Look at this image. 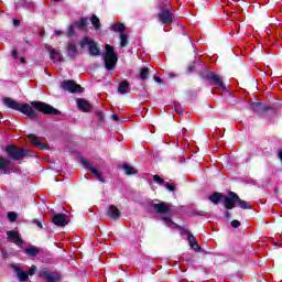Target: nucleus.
I'll list each match as a JSON object with an SVG mask.
<instances>
[{
	"instance_id": "42",
	"label": "nucleus",
	"mask_w": 282,
	"mask_h": 282,
	"mask_svg": "<svg viewBox=\"0 0 282 282\" xmlns=\"http://www.w3.org/2000/svg\"><path fill=\"white\" fill-rule=\"evenodd\" d=\"M112 120H115L116 122H118V115H112Z\"/></svg>"
},
{
	"instance_id": "26",
	"label": "nucleus",
	"mask_w": 282,
	"mask_h": 282,
	"mask_svg": "<svg viewBox=\"0 0 282 282\" xmlns=\"http://www.w3.org/2000/svg\"><path fill=\"white\" fill-rule=\"evenodd\" d=\"M118 93L121 95L129 94V82H121L118 87Z\"/></svg>"
},
{
	"instance_id": "3",
	"label": "nucleus",
	"mask_w": 282,
	"mask_h": 282,
	"mask_svg": "<svg viewBox=\"0 0 282 282\" xmlns=\"http://www.w3.org/2000/svg\"><path fill=\"white\" fill-rule=\"evenodd\" d=\"M7 154L11 160H23V158L30 155V150L28 149H19L17 145H8Z\"/></svg>"
},
{
	"instance_id": "11",
	"label": "nucleus",
	"mask_w": 282,
	"mask_h": 282,
	"mask_svg": "<svg viewBox=\"0 0 282 282\" xmlns=\"http://www.w3.org/2000/svg\"><path fill=\"white\" fill-rule=\"evenodd\" d=\"M237 199H239V195L234 192H230L228 196H224L225 208H227V210H232L235 204H237Z\"/></svg>"
},
{
	"instance_id": "49",
	"label": "nucleus",
	"mask_w": 282,
	"mask_h": 282,
	"mask_svg": "<svg viewBox=\"0 0 282 282\" xmlns=\"http://www.w3.org/2000/svg\"><path fill=\"white\" fill-rule=\"evenodd\" d=\"M53 1L58 2V1H61V0H53Z\"/></svg>"
},
{
	"instance_id": "6",
	"label": "nucleus",
	"mask_w": 282,
	"mask_h": 282,
	"mask_svg": "<svg viewBox=\"0 0 282 282\" xmlns=\"http://www.w3.org/2000/svg\"><path fill=\"white\" fill-rule=\"evenodd\" d=\"M62 89L64 91H69L70 94H82V91H85L80 85H77L74 80H64L61 84Z\"/></svg>"
},
{
	"instance_id": "21",
	"label": "nucleus",
	"mask_w": 282,
	"mask_h": 282,
	"mask_svg": "<svg viewBox=\"0 0 282 282\" xmlns=\"http://www.w3.org/2000/svg\"><path fill=\"white\" fill-rule=\"evenodd\" d=\"M250 107L252 111H256L257 113H261V111H268V106L263 102H251Z\"/></svg>"
},
{
	"instance_id": "39",
	"label": "nucleus",
	"mask_w": 282,
	"mask_h": 282,
	"mask_svg": "<svg viewBox=\"0 0 282 282\" xmlns=\"http://www.w3.org/2000/svg\"><path fill=\"white\" fill-rule=\"evenodd\" d=\"M67 35H68V36H74V26H73V25H70V26L68 28Z\"/></svg>"
},
{
	"instance_id": "40",
	"label": "nucleus",
	"mask_w": 282,
	"mask_h": 282,
	"mask_svg": "<svg viewBox=\"0 0 282 282\" xmlns=\"http://www.w3.org/2000/svg\"><path fill=\"white\" fill-rule=\"evenodd\" d=\"M12 57H13V58H18V53H17V51H12Z\"/></svg>"
},
{
	"instance_id": "28",
	"label": "nucleus",
	"mask_w": 282,
	"mask_h": 282,
	"mask_svg": "<svg viewBox=\"0 0 282 282\" xmlns=\"http://www.w3.org/2000/svg\"><path fill=\"white\" fill-rule=\"evenodd\" d=\"M224 199V195L219 193H214L212 196H209V202L213 204H219Z\"/></svg>"
},
{
	"instance_id": "12",
	"label": "nucleus",
	"mask_w": 282,
	"mask_h": 282,
	"mask_svg": "<svg viewBox=\"0 0 282 282\" xmlns=\"http://www.w3.org/2000/svg\"><path fill=\"white\" fill-rule=\"evenodd\" d=\"M173 12H171L170 9H163L160 13H159V20L161 21V23H163L164 25H171V23H173Z\"/></svg>"
},
{
	"instance_id": "4",
	"label": "nucleus",
	"mask_w": 282,
	"mask_h": 282,
	"mask_svg": "<svg viewBox=\"0 0 282 282\" xmlns=\"http://www.w3.org/2000/svg\"><path fill=\"white\" fill-rule=\"evenodd\" d=\"M32 107L36 109L37 111H41V113L52 115L56 116L58 115V110H56L54 107L43 102V101H32Z\"/></svg>"
},
{
	"instance_id": "41",
	"label": "nucleus",
	"mask_w": 282,
	"mask_h": 282,
	"mask_svg": "<svg viewBox=\"0 0 282 282\" xmlns=\"http://www.w3.org/2000/svg\"><path fill=\"white\" fill-rule=\"evenodd\" d=\"M55 34H56V36H61V34H63V31L56 30V31H55Z\"/></svg>"
},
{
	"instance_id": "1",
	"label": "nucleus",
	"mask_w": 282,
	"mask_h": 282,
	"mask_svg": "<svg viewBox=\"0 0 282 282\" xmlns=\"http://www.w3.org/2000/svg\"><path fill=\"white\" fill-rule=\"evenodd\" d=\"M3 105L8 107L9 109H14L15 111H20L21 113H24V116H28L29 118L37 119L39 115L36 111H34V108L30 106V104H21L17 102L14 99L10 97H6L2 99Z\"/></svg>"
},
{
	"instance_id": "30",
	"label": "nucleus",
	"mask_w": 282,
	"mask_h": 282,
	"mask_svg": "<svg viewBox=\"0 0 282 282\" xmlns=\"http://www.w3.org/2000/svg\"><path fill=\"white\" fill-rule=\"evenodd\" d=\"M236 204H238L240 206V208H243L245 210H248L251 208L250 204H248V202L246 200H241V198L236 199Z\"/></svg>"
},
{
	"instance_id": "33",
	"label": "nucleus",
	"mask_w": 282,
	"mask_h": 282,
	"mask_svg": "<svg viewBox=\"0 0 282 282\" xmlns=\"http://www.w3.org/2000/svg\"><path fill=\"white\" fill-rule=\"evenodd\" d=\"M147 78H149V68L143 67L141 68V72H140V79L147 80Z\"/></svg>"
},
{
	"instance_id": "25",
	"label": "nucleus",
	"mask_w": 282,
	"mask_h": 282,
	"mask_svg": "<svg viewBox=\"0 0 282 282\" xmlns=\"http://www.w3.org/2000/svg\"><path fill=\"white\" fill-rule=\"evenodd\" d=\"M108 216L110 217V219H119L120 210L116 206H110L108 208Z\"/></svg>"
},
{
	"instance_id": "36",
	"label": "nucleus",
	"mask_w": 282,
	"mask_h": 282,
	"mask_svg": "<svg viewBox=\"0 0 282 282\" xmlns=\"http://www.w3.org/2000/svg\"><path fill=\"white\" fill-rule=\"evenodd\" d=\"M8 219H9V221H17V213L9 212L8 213Z\"/></svg>"
},
{
	"instance_id": "45",
	"label": "nucleus",
	"mask_w": 282,
	"mask_h": 282,
	"mask_svg": "<svg viewBox=\"0 0 282 282\" xmlns=\"http://www.w3.org/2000/svg\"><path fill=\"white\" fill-rule=\"evenodd\" d=\"M35 224L39 226V228H43V225L40 221L35 220Z\"/></svg>"
},
{
	"instance_id": "9",
	"label": "nucleus",
	"mask_w": 282,
	"mask_h": 282,
	"mask_svg": "<svg viewBox=\"0 0 282 282\" xmlns=\"http://www.w3.org/2000/svg\"><path fill=\"white\" fill-rule=\"evenodd\" d=\"M86 45H88L89 54H91V56H100V51L98 50L96 42L89 37H84L80 42V47H85Z\"/></svg>"
},
{
	"instance_id": "7",
	"label": "nucleus",
	"mask_w": 282,
	"mask_h": 282,
	"mask_svg": "<svg viewBox=\"0 0 282 282\" xmlns=\"http://www.w3.org/2000/svg\"><path fill=\"white\" fill-rule=\"evenodd\" d=\"M203 78H205L206 80H209L212 85H215L216 87H220V89H226V85H224V80H221L219 75L213 72H208L207 74H204Z\"/></svg>"
},
{
	"instance_id": "16",
	"label": "nucleus",
	"mask_w": 282,
	"mask_h": 282,
	"mask_svg": "<svg viewBox=\"0 0 282 282\" xmlns=\"http://www.w3.org/2000/svg\"><path fill=\"white\" fill-rule=\"evenodd\" d=\"M153 180L156 184H159V186H164L171 193H175V186H173L169 182H165V180L161 178L160 175H153Z\"/></svg>"
},
{
	"instance_id": "15",
	"label": "nucleus",
	"mask_w": 282,
	"mask_h": 282,
	"mask_svg": "<svg viewBox=\"0 0 282 282\" xmlns=\"http://www.w3.org/2000/svg\"><path fill=\"white\" fill-rule=\"evenodd\" d=\"M152 208L159 215H164V213H170L171 212V205H169V203L153 204Z\"/></svg>"
},
{
	"instance_id": "10",
	"label": "nucleus",
	"mask_w": 282,
	"mask_h": 282,
	"mask_svg": "<svg viewBox=\"0 0 282 282\" xmlns=\"http://www.w3.org/2000/svg\"><path fill=\"white\" fill-rule=\"evenodd\" d=\"M82 164L83 166H85V169H87V171H89V173H93V175H95V177L101 182L102 184H105V177H102V174H100V171H98V169L91 166V162H89V160L87 159H83L82 160Z\"/></svg>"
},
{
	"instance_id": "20",
	"label": "nucleus",
	"mask_w": 282,
	"mask_h": 282,
	"mask_svg": "<svg viewBox=\"0 0 282 282\" xmlns=\"http://www.w3.org/2000/svg\"><path fill=\"white\" fill-rule=\"evenodd\" d=\"M29 142H31V144H33L34 147H36L37 149H42L45 150L47 149V145H45L44 143H42L39 140V137L34 135V134H30L29 135Z\"/></svg>"
},
{
	"instance_id": "47",
	"label": "nucleus",
	"mask_w": 282,
	"mask_h": 282,
	"mask_svg": "<svg viewBox=\"0 0 282 282\" xmlns=\"http://www.w3.org/2000/svg\"><path fill=\"white\" fill-rule=\"evenodd\" d=\"M189 72H193V67H189Z\"/></svg>"
},
{
	"instance_id": "23",
	"label": "nucleus",
	"mask_w": 282,
	"mask_h": 282,
	"mask_svg": "<svg viewBox=\"0 0 282 282\" xmlns=\"http://www.w3.org/2000/svg\"><path fill=\"white\" fill-rule=\"evenodd\" d=\"M77 107L82 111H91V104L85 99H77Z\"/></svg>"
},
{
	"instance_id": "35",
	"label": "nucleus",
	"mask_w": 282,
	"mask_h": 282,
	"mask_svg": "<svg viewBox=\"0 0 282 282\" xmlns=\"http://www.w3.org/2000/svg\"><path fill=\"white\" fill-rule=\"evenodd\" d=\"M173 110H174L176 113H178V115L184 113V109L182 108V105H180V104H174V105H173Z\"/></svg>"
},
{
	"instance_id": "22",
	"label": "nucleus",
	"mask_w": 282,
	"mask_h": 282,
	"mask_svg": "<svg viewBox=\"0 0 282 282\" xmlns=\"http://www.w3.org/2000/svg\"><path fill=\"white\" fill-rule=\"evenodd\" d=\"M67 56L68 58H76V56H78V50L76 48V44H67Z\"/></svg>"
},
{
	"instance_id": "19",
	"label": "nucleus",
	"mask_w": 282,
	"mask_h": 282,
	"mask_svg": "<svg viewBox=\"0 0 282 282\" xmlns=\"http://www.w3.org/2000/svg\"><path fill=\"white\" fill-rule=\"evenodd\" d=\"M48 52L53 63H61V61H63V55H61V52L56 51V48L48 47Z\"/></svg>"
},
{
	"instance_id": "34",
	"label": "nucleus",
	"mask_w": 282,
	"mask_h": 282,
	"mask_svg": "<svg viewBox=\"0 0 282 282\" xmlns=\"http://www.w3.org/2000/svg\"><path fill=\"white\" fill-rule=\"evenodd\" d=\"M113 32H124V24L123 23H117L112 25Z\"/></svg>"
},
{
	"instance_id": "37",
	"label": "nucleus",
	"mask_w": 282,
	"mask_h": 282,
	"mask_svg": "<svg viewBox=\"0 0 282 282\" xmlns=\"http://www.w3.org/2000/svg\"><path fill=\"white\" fill-rule=\"evenodd\" d=\"M162 220L166 224V226H175V223H173L171 217H163Z\"/></svg>"
},
{
	"instance_id": "24",
	"label": "nucleus",
	"mask_w": 282,
	"mask_h": 282,
	"mask_svg": "<svg viewBox=\"0 0 282 282\" xmlns=\"http://www.w3.org/2000/svg\"><path fill=\"white\" fill-rule=\"evenodd\" d=\"M41 252V249L35 246H30L24 249V254H28V257H37V254Z\"/></svg>"
},
{
	"instance_id": "38",
	"label": "nucleus",
	"mask_w": 282,
	"mask_h": 282,
	"mask_svg": "<svg viewBox=\"0 0 282 282\" xmlns=\"http://www.w3.org/2000/svg\"><path fill=\"white\" fill-rule=\"evenodd\" d=\"M239 226H241V223L239 220H232L231 221V227L232 228H239Z\"/></svg>"
},
{
	"instance_id": "50",
	"label": "nucleus",
	"mask_w": 282,
	"mask_h": 282,
	"mask_svg": "<svg viewBox=\"0 0 282 282\" xmlns=\"http://www.w3.org/2000/svg\"><path fill=\"white\" fill-rule=\"evenodd\" d=\"M3 259H6V253H3Z\"/></svg>"
},
{
	"instance_id": "48",
	"label": "nucleus",
	"mask_w": 282,
	"mask_h": 282,
	"mask_svg": "<svg viewBox=\"0 0 282 282\" xmlns=\"http://www.w3.org/2000/svg\"><path fill=\"white\" fill-rule=\"evenodd\" d=\"M21 63H25V61H24V59H21Z\"/></svg>"
},
{
	"instance_id": "46",
	"label": "nucleus",
	"mask_w": 282,
	"mask_h": 282,
	"mask_svg": "<svg viewBox=\"0 0 282 282\" xmlns=\"http://www.w3.org/2000/svg\"><path fill=\"white\" fill-rule=\"evenodd\" d=\"M19 23H20V21H19V20H17V19H15V20H13V24H14V25H19Z\"/></svg>"
},
{
	"instance_id": "44",
	"label": "nucleus",
	"mask_w": 282,
	"mask_h": 282,
	"mask_svg": "<svg viewBox=\"0 0 282 282\" xmlns=\"http://www.w3.org/2000/svg\"><path fill=\"white\" fill-rule=\"evenodd\" d=\"M154 80H155L156 83H162V79H161L160 77H154Z\"/></svg>"
},
{
	"instance_id": "18",
	"label": "nucleus",
	"mask_w": 282,
	"mask_h": 282,
	"mask_svg": "<svg viewBox=\"0 0 282 282\" xmlns=\"http://www.w3.org/2000/svg\"><path fill=\"white\" fill-rule=\"evenodd\" d=\"M185 234L187 235V241L192 250H195L196 252L198 250H202V247H199V245L197 243V239L195 238V236H193L189 231H185Z\"/></svg>"
},
{
	"instance_id": "8",
	"label": "nucleus",
	"mask_w": 282,
	"mask_h": 282,
	"mask_svg": "<svg viewBox=\"0 0 282 282\" xmlns=\"http://www.w3.org/2000/svg\"><path fill=\"white\" fill-rule=\"evenodd\" d=\"M40 279H44L46 282H58L61 281V275L56 272H52L47 269H42L39 273Z\"/></svg>"
},
{
	"instance_id": "17",
	"label": "nucleus",
	"mask_w": 282,
	"mask_h": 282,
	"mask_svg": "<svg viewBox=\"0 0 282 282\" xmlns=\"http://www.w3.org/2000/svg\"><path fill=\"white\" fill-rule=\"evenodd\" d=\"M10 160L6 158H0V173H3L4 175H10Z\"/></svg>"
},
{
	"instance_id": "13",
	"label": "nucleus",
	"mask_w": 282,
	"mask_h": 282,
	"mask_svg": "<svg viewBox=\"0 0 282 282\" xmlns=\"http://www.w3.org/2000/svg\"><path fill=\"white\" fill-rule=\"evenodd\" d=\"M53 224L59 228H65L69 224V217L65 214H55L53 216Z\"/></svg>"
},
{
	"instance_id": "5",
	"label": "nucleus",
	"mask_w": 282,
	"mask_h": 282,
	"mask_svg": "<svg viewBox=\"0 0 282 282\" xmlns=\"http://www.w3.org/2000/svg\"><path fill=\"white\" fill-rule=\"evenodd\" d=\"M13 270L19 279V281L21 282H25L29 276H34V274H36V265H31V268L29 269V272L23 271L22 268L14 265Z\"/></svg>"
},
{
	"instance_id": "27",
	"label": "nucleus",
	"mask_w": 282,
	"mask_h": 282,
	"mask_svg": "<svg viewBox=\"0 0 282 282\" xmlns=\"http://www.w3.org/2000/svg\"><path fill=\"white\" fill-rule=\"evenodd\" d=\"M122 170L124 171L126 175H135L138 173V170L129 164H123Z\"/></svg>"
},
{
	"instance_id": "29",
	"label": "nucleus",
	"mask_w": 282,
	"mask_h": 282,
	"mask_svg": "<svg viewBox=\"0 0 282 282\" xmlns=\"http://www.w3.org/2000/svg\"><path fill=\"white\" fill-rule=\"evenodd\" d=\"M90 22H91V25H94L96 32L100 31V19H98V17L93 15L90 18Z\"/></svg>"
},
{
	"instance_id": "32",
	"label": "nucleus",
	"mask_w": 282,
	"mask_h": 282,
	"mask_svg": "<svg viewBox=\"0 0 282 282\" xmlns=\"http://www.w3.org/2000/svg\"><path fill=\"white\" fill-rule=\"evenodd\" d=\"M87 23H89V20L87 18H82L76 22V25L79 28V30H83V28H86Z\"/></svg>"
},
{
	"instance_id": "31",
	"label": "nucleus",
	"mask_w": 282,
	"mask_h": 282,
	"mask_svg": "<svg viewBox=\"0 0 282 282\" xmlns=\"http://www.w3.org/2000/svg\"><path fill=\"white\" fill-rule=\"evenodd\" d=\"M128 43H129V36L127 34L122 33L120 35V45H121V47H127Z\"/></svg>"
},
{
	"instance_id": "2",
	"label": "nucleus",
	"mask_w": 282,
	"mask_h": 282,
	"mask_svg": "<svg viewBox=\"0 0 282 282\" xmlns=\"http://www.w3.org/2000/svg\"><path fill=\"white\" fill-rule=\"evenodd\" d=\"M105 67L108 70H111L116 67V63H118V56L116 55V51L109 44L106 45V53L104 55Z\"/></svg>"
},
{
	"instance_id": "43",
	"label": "nucleus",
	"mask_w": 282,
	"mask_h": 282,
	"mask_svg": "<svg viewBox=\"0 0 282 282\" xmlns=\"http://www.w3.org/2000/svg\"><path fill=\"white\" fill-rule=\"evenodd\" d=\"M225 217H226V219H230V212H227V213L225 214Z\"/></svg>"
},
{
	"instance_id": "14",
	"label": "nucleus",
	"mask_w": 282,
	"mask_h": 282,
	"mask_svg": "<svg viewBox=\"0 0 282 282\" xmlns=\"http://www.w3.org/2000/svg\"><path fill=\"white\" fill-rule=\"evenodd\" d=\"M7 238L9 241L21 248L23 246V239H21V236L18 231L9 230L7 231Z\"/></svg>"
}]
</instances>
